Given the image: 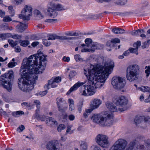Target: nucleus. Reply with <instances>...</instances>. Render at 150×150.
Segmentation results:
<instances>
[{"mask_svg":"<svg viewBox=\"0 0 150 150\" xmlns=\"http://www.w3.org/2000/svg\"><path fill=\"white\" fill-rule=\"evenodd\" d=\"M46 62V56L43 55L40 50L37 54L23 60L20 70L22 77L18 81L21 90L27 92L33 89V84L38 79V74L45 69Z\"/></svg>","mask_w":150,"mask_h":150,"instance_id":"1","label":"nucleus"},{"mask_svg":"<svg viewBox=\"0 0 150 150\" xmlns=\"http://www.w3.org/2000/svg\"><path fill=\"white\" fill-rule=\"evenodd\" d=\"M114 67V62L111 60L106 62L104 66L97 64L88 69V74L86 75L88 84H92L95 89L100 88L103 85Z\"/></svg>","mask_w":150,"mask_h":150,"instance_id":"2","label":"nucleus"},{"mask_svg":"<svg viewBox=\"0 0 150 150\" xmlns=\"http://www.w3.org/2000/svg\"><path fill=\"white\" fill-rule=\"evenodd\" d=\"M139 66L137 64L129 65L127 69L126 78L127 80L132 82L137 80L140 73Z\"/></svg>","mask_w":150,"mask_h":150,"instance_id":"3","label":"nucleus"},{"mask_svg":"<svg viewBox=\"0 0 150 150\" xmlns=\"http://www.w3.org/2000/svg\"><path fill=\"white\" fill-rule=\"evenodd\" d=\"M13 78V72L9 71L2 75L0 77V86H2L8 91H10L12 88L11 81Z\"/></svg>","mask_w":150,"mask_h":150,"instance_id":"4","label":"nucleus"},{"mask_svg":"<svg viewBox=\"0 0 150 150\" xmlns=\"http://www.w3.org/2000/svg\"><path fill=\"white\" fill-rule=\"evenodd\" d=\"M111 83L114 88L121 90L125 87L126 81L124 79L116 76L112 78Z\"/></svg>","mask_w":150,"mask_h":150,"instance_id":"5","label":"nucleus"},{"mask_svg":"<svg viewBox=\"0 0 150 150\" xmlns=\"http://www.w3.org/2000/svg\"><path fill=\"white\" fill-rule=\"evenodd\" d=\"M113 121L112 114H110L105 112L102 116L100 125L103 126H109L112 125Z\"/></svg>","mask_w":150,"mask_h":150,"instance_id":"6","label":"nucleus"},{"mask_svg":"<svg viewBox=\"0 0 150 150\" xmlns=\"http://www.w3.org/2000/svg\"><path fill=\"white\" fill-rule=\"evenodd\" d=\"M95 87L92 84L85 85L81 86L80 92L84 96H89L93 95L96 92Z\"/></svg>","mask_w":150,"mask_h":150,"instance_id":"7","label":"nucleus"},{"mask_svg":"<svg viewBox=\"0 0 150 150\" xmlns=\"http://www.w3.org/2000/svg\"><path fill=\"white\" fill-rule=\"evenodd\" d=\"M140 137H138L135 139L131 141L127 146L126 150H138L139 149L143 150L144 148V145L141 144L138 142L139 141Z\"/></svg>","mask_w":150,"mask_h":150,"instance_id":"8","label":"nucleus"},{"mask_svg":"<svg viewBox=\"0 0 150 150\" xmlns=\"http://www.w3.org/2000/svg\"><path fill=\"white\" fill-rule=\"evenodd\" d=\"M127 144L125 140L120 139L116 141L109 150H125Z\"/></svg>","mask_w":150,"mask_h":150,"instance_id":"9","label":"nucleus"},{"mask_svg":"<svg viewBox=\"0 0 150 150\" xmlns=\"http://www.w3.org/2000/svg\"><path fill=\"white\" fill-rule=\"evenodd\" d=\"M96 141L99 145L104 148H107L109 144L108 137L102 134H100L96 136Z\"/></svg>","mask_w":150,"mask_h":150,"instance_id":"10","label":"nucleus"},{"mask_svg":"<svg viewBox=\"0 0 150 150\" xmlns=\"http://www.w3.org/2000/svg\"><path fill=\"white\" fill-rule=\"evenodd\" d=\"M32 8L30 6L25 5L21 11V14L19 15V17L23 20H28L29 17L32 15Z\"/></svg>","mask_w":150,"mask_h":150,"instance_id":"11","label":"nucleus"},{"mask_svg":"<svg viewBox=\"0 0 150 150\" xmlns=\"http://www.w3.org/2000/svg\"><path fill=\"white\" fill-rule=\"evenodd\" d=\"M85 42L86 46L92 50V52H94L96 49H100L103 47V45L98 44L97 43L92 42V40L90 38H86L85 40Z\"/></svg>","mask_w":150,"mask_h":150,"instance_id":"12","label":"nucleus"},{"mask_svg":"<svg viewBox=\"0 0 150 150\" xmlns=\"http://www.w3.org/2000/svg\"><path fill=\"white\" fill-rule=\"evenodd\" d=\"M62 144L59 145V143L56 141L49 142L46 145L47 150H62Z\"/></svg>","mask_w":150,"mask_h":150,"instance_id":"13","label":"nucleus"},{"mask_svg":"<svg viewBox=\"0 0 150 150\" xmlns=\"http://www.w3.org/2000/svg\"><path fill=\"white\" fill-rule=\"evenodd\" d=\"M128 100L125 96H122L118 97L115 102L117 106L123 107L126 105L128 103Z\"/></svg>","mask_w":150,"mask_h":150,"instance_id":"14","label":"nucleus"},{"mask_svg":"<svg viewBox=\"0 0 150 150\" xmlns=\"http://www.w3.org/2000/svg\"><path fill=\"white\" fill-rule=\"evenodd\" d=\"M90 106L93 109L98 108L102 103V101L98 99L95 98L92 100Z\"/></svg>","mask_w":150,"mask_h":150,"instance_id":"15","label":"nucleus"},{"mask_svg":"<svg viewBox=\"0 0 150 150\" xmlns=\"http://www.w3.org/2000/svg\"><path fill=\"white\" fill-rule=\"evenodd\" d=\"M47 11L48 15L50 17L53 18H55L58 15V13L54 8L51 7V6L50 4L48 7Z\"/></svg>","mask_w":150,"mask_h":150,"instance_id":"16","label":"nucleus"},{"mask_svg":"<svg viewBox=\"0 0 150 150\" xmlns=\"http://www.w3.org/2000/svg\"><path fill=\"white\" fill-rule=\"evenodd\" d=\"M85 83V82H81L78 81L72 87H71L68 92L67 93V94L69 95L72 92L76 91L80 86L83 85Z\"/></svg>","mask_w":150,"mask_h":150,"instance_id":"17","label":"nucleus"},{"mask_svg":"<svg viewBox=\"0 0 150 150\" xmlns=\"http://www.w3.org/2000/svg\"><path fill=\"white\" fill-rule=\"evenodd\" d=\"M106 106L109 110L111 112L117 111V108L111 103L108 102L106 103Z\"/></svg>","mask_w":150,"mask_h":150,"instance_id":"18","label":"nucleus"},{"mask_svg":"<svg viewBox=\"0 0 150 150\" xmlns=\"http://www.w3.org/2000/svg\"><path fill=\"white\" fill-rule=\"evenodd\" d=\"M27 25L21 22L16 26L17 31L20 33H22L23 31L27 28Z\"/></svg>","mask_w":150,"mask_h":150,"instance_id":"19","label":"nucleus"},{"mask_svg":"<svg viewBox=\"0 0 150 150\" xmlns=\"http://www.w3.org/2000/svg\"><path fill=\"white\" fill-rule=\"evenodd\" d=\"M102 116L99 114H94L92 117L91 119L94 122L100 125Z\"/></svg>","mask_w":150,"mask_h":150,"instance_id":"20","label":"nucleus"},{"mask_svg":"<svg viewBox=\"0 0 150 150\" xmlns=\"http://www.w3.org/2000/svg\"><path fill=\"white\" fill-rule=\"evenodd\" d=\"M50 5L56 11H62L64 9L62 6L60 4H55L54 3H51Z\"/></svg>","mask_w":150,"mask_h":150,"instance_id":"21","label":"nucleus"},{"mask_svg":"<svg viewBox=\"0 0 150 150\" xmlns=\"http://www.w3.org/2000/svg\"><path fill=\"white\" fill-rule=\"evenodd\" d=\"M57 83L54 81L53 80L51 79L48 81V84L45 85L44 87L49 89V86L50 85L52 88L56 87L57 86Z\"/></svg>","mask_w":150,"mask_h":150,"instance_id":"22","label":"nucleus"},{"mask_svg":"<svg viewBox=\"0 0 150 150\" xmlns=\"http://www.w3.org/2000/svg\"><path fill=\"white\" fill-rule=\"evenodd\" d=\"M57 39H59L63 40H70L74 39V37H68L65 36H59L57 35Z\"/></svg>","mask_w":150,"mask_h":150,"instance_id":"23","label":"nucleus"},{"mask_svg":"<svg viewBox=\"0 0 150 150\" xmlns=\"http://www.w3.org/2000/svg\"><path fill=\"white\" fill-rule=\"evenodd\" d=\"M112 32L115 34H122L125 33L124 30L118 28H115L112 30Z\"/></svg>","mask_w":150,"mask_h":150,"instance_id":"24","label":"nucleus"},{"mask_svg":"<svg viewBox=\"0 0 150 150\" xmlns=\"http://www.w3.org/2000/svg\"><path fill=\"white\" fill-rule=\"evenodd\" d=\"M144 118V116H136L134 120L135 124L137 125L141 123L143 121Z\"/></svg>","mask_w":150,"mask_h":150,"instance_id":"25","label":"nucleus"},{"mask_svg":"<svg viewBox=\"0 0 150 150\" xmlns=\"http://www.w3.org/2000/svg\"><path fill=\"white\" fill-rule=\"evenodd\" d=\"M144 31L143 30H138L135 31H133L131 33V34L134 36H137L142 33H144Z\"/></svg>","mask_w":150,"mask_h":150,"instance_id":"26","label":"nucleus"},{"mask_svg":"<svg viewBox=\"0 0 150 150\" xmlns=\"http://www.w3.org/2000/svg\"><path fill=\"white\" fill-rule=\"evenodd\" d=\"M47 123L48 125L52 126L57 124V121L51 117L49 118V122Z\"/></svg>","mask_w":150,"mask_h":150,"instance_id":"27","label":"nucleus"},{"mask_svg":"<svg viewBox=\"0 0 150 150\" xmlns=\"http://www.w3.org/2000/svg\"><path fill=\"white\" fill-rule=\"evenodd\" d=\"M138 89L143 92H146L150 93V88L148 86H143L141 87L138 88Z\"/></svg>","mask_w":150,"mask_h":150,"instance_id":"28","label":"nucleus"},{"mask_svg":"<svg viewBox=\"0 0 150 150\" xmlns=\"http://www.w3.org/2000/svg\"><path fill=\"white\" fill-rule=\"evenodd\" d=\"M19 43L21 46L24 47L27 46L30 43L29 41L27 40H20Z\"/></svg>","mask_w":150,"mask_h":150,"instance_id":"29","label":"nucleus"},{"mask_svg":"<svg viewBox=\"0 0 150 150\" xmlns=\"http://www.w3.org/2000/svg\"><path fill=\"white\" fill-rule=\"evenodd\" d=\"M56 101L57 106L61 105L62 104H61L62 103H63L65 105H67L66 101L64 100H63L62 98H58L57 99Z\"/></svg>","mask_w":150,"mask_h":150,"instance_id":"30","label":"nucleus"},{"mask_svg":"<svg viewBox=\"0 0 150 150\" xmlns=\"http://www.w3.org/2000/svg\"><path fill=\"white\" fill-rule=\"evenodd\" d=\"M35 15L39 19H41L44 17L41 12L38 10H36L35 11Z\"/></svg>","mask_w":150,"mask_h":150,"instance_id":"31","label":"nucleus"},{"mask_svg":"<svg viewBox=\"0 0 150 150\" xmlns=\"http://www.w3.org/2000/svg\"><path fill=\"white\" fill-rule=\"evenodd\" d=\"M57 106L59 111L61 112H63L67 108V105H64V107L62 106V105H59Z\"/></svg>","mask_w":150,"mask_h":150,"instance_id":"32","label":"nucleus"},{"mask_svg":"<svg viewBox=\"0 0 150 150\" xmlns=\"http://www.w3.org/2000/svg\"><path fill=\"white\" fill-rule=\"evenodd\" d=\"M8 42L10 45L13 47L16 46L17 45L18 42L16 41H14L12 40H8Z\"/></svg>","mask_w":150,"mask_h":150,"instance_id":"33","label":"nucleus"},{"mask_svg":"<svg viewBox=\"0 0 150 150\" xmlns=\"http://www.w3.org/2000/svg\"><path fill=\"white\" fill-rule=\"evenodd\" d=\"M74 57L75 60L77 62H83L84 61L79 54L75 55Z\"/></svg>","mask_w":150,"mask_h":150,"instance_id":"34","label":"nucleus"},{"mask_svg":"<svg viewBox=\"0 0 150 150\" xmlns=\"http://www.w3.org/2000/svg\"><path fill=\"white\" fill-rule=\"evenodd\" d=\"M8 9L9 12L11 16H13L14 14V11L13 9V7L12 6H10L8 7Z\"/></svg>","mask_w":150,"mask_h":150,"instance_id":"35","label":"nucleus"},{"mask_svg":"<svg viewBox=\"0 0 150 150\" xmlns=\"http://www.w3.org/2000/svg\"><path fill=\"white\" fill-rule=\"evenodd\" d=\"M57 35L55 34H50L48 35V40H53L57 39Z\"/></svg>","mask_w":150,"mask_h":150,"instance_id":"36","label":"nucleus"},{"mask_svg":"<svg viewBox=\"0 0 150 150\" xmlns=\"http://www.w3.org/2000/svg\"><path fill=\"white\" fill-rule=\"evenodd\" d=\"M65 128V126L64 125L62 124H60L57 127V130L58 132H60L62 130L64 129Z\"/></svg>","mask_w":150,"mask_h":150,"instance_id":"37","label":"nucleus"},{"mask_svg":"<svg viewBox=\"0 0 150 150\" xmlns=\"http://www.w3.org/2000/svg\"><path fill=\"white\" fill-rule=\"evenodd\" d=\"M51 79L53 80L54 81L57 83L60 82L61 81V78L59 76H58L56 77H53Z\"/></svg>","mask_w":150,"mask_h":150,"instance_id":"38","label":"nucleus"},{"mask_svg":"<svg viewBox=\"0 0 150 150\" xmlns=\"http://www.w3.org/2000/svg\"><path fill=\"white\" fill-rule=\"evenodd\" d=\"M47 39H44L43 40V43L45 46H47L50 45L51 43L48 41Z\"/></svg>","mask_w":150,"mask_h":150,"instance_id":"39","label":"nucleus"},{"mask_svg":"<svg viewBox=\"0 0 150 150\" xmlns=\"http://www.w3.org/2000/svg\"><path fill=\"white\" fill-rule=\"evenodd\" d=\"M11 37L14 39H20L22 38V36L20 35L15 34L11 35Z\"/></svg>","mask_w":150,"mask_h":150,"instance_id":"40","label":"nucleus"},{"mask_svg":"<svg viewBox=\"0 0 150 150\" xmlns=\"http://www.w3.org/2000/svg\"><path fill=\"white\" fill-rule=\"evenodd\" d=\"M11 21V18L8 16H6L4 17L3 20V21L4 22H10Z\"/></svg>","mask_w":150,"mask_h":150,"instance_id":"41","label":"nucleus"},{"mask_svg":"<svg viewBox=\"0 0 150 150\" xmlns=\"http://www.w3.org/2000/svg\"><path fill=\"white\" fill-rule=\"evenodd\" d=\"M130 52L131 53L136 54L137 55H138L137 50V49L134 48H130L129 49Z\"/></svg>","mask_w":150,"mask_h":150,"instance_id":"42","label":"nucleus"},{"mask_svg":"<svg viewBox=\"0 0 150 150\" xmlns=\"http://www.w3.org/2000/svg\"><path fill=\"white\" fill-rule=\"evenodd\" d=\"M65 35L70 36H77L79 35L78 33H76L70 32L65 33Z\"/></svg>","mask_w":150,"mask_h":150,"instance_id":"43","label":"nucleus"},{"mask_svg":"<svg viewBox=\"0 0 150 150\" xmlns=\"http://www.w3.org/2000/svg\"><path fill=\"white\" fill-rule=\"evenodd\" d=\"M23 114L24 112L23 111H17L16 112H13L12 113V115L15 117H16L18 115H22Z\"/></svg>","mask_w":150,"mask_h":150,"instance_id":"44","label":"nucleus"},{"mask_svg":"<svg viewBox=\"0 0 150 150\" xmlns=\"http://www.w3.org/2000/svg\"><path fill=\"white\" fill-rule=\"evenodd\" d=\"M76 73L75 71H71L69 73V76L70 79H71L76 75Z\"/></svg>","mask_w":150,"mask_h":150,"instance_id":"45","label":"nucleus"},{"mask_svg":"<svg viewBox=\"0 0 150 150\" xmlns=\"http://www.w3.org/2000/svg\"><path fill=\"white\" fill-rule=\"evenodd\" d=\"M141 43L140 41H138L137 42L134 43L133 45V47H135V49H137L138 50V49L141 45Z\"/></svg>","mask_w":150,"mask_h":150,"instance_id":"46","label":"nucleus"},{"mask_svg":"<svg viewBox=\"0 0 150 150\" xmlns=\"http://www.w3.org/2000/svg\"><path fill=\"white\" fill-rule=\"evenodd\" d=\"M25 129V127L23 125H21L18 127L17 129V130L19 132H22Z\"/></svg>","mask_w":150,"mask_h":150,"instance_id":"47","label":"nucleus"},{"mask_svg":"<svg viewBox=\"0 0 150 150\" xmlns=\"http://www.w3.org/2000/svg\"><path fill=\"white\" fill-rule=\"evenodd\" d=\"M112 44H116L117 43H119L120 41L118 38H115L112 39L111 40Z\"/></svg>","mask_w":150,"mask_h":150,"instance_id":"48","label":"nucleus"},{"mask_svg":"<svg viewBox=\"0 0 150 150\" xmlns=\"http://www.w3.org/2000/svg\"><path fill=\"white\" fill-rule=\"evenodd\" d=\"M16 64V62H10L8 64V66L9 68H12L15 66Z\"/></svg>","mask_w":150,"mask_h":150,"instance_id":"49","label":"nucleus"},{"mask_svg":"<svg viewBox=\"0 0 150 150\" xmlns=\"http://www.w3.org/2000/svg\"><path fill=\"white\" fill-rule=\"evenodd\" d=\"M23 0H12V1L15 4L19 5L23 2Z\"/></svg>","mask_w":150,"mask_h":150,"instance_id":"50","label":"nucleus"},{"mask_svg":"<svg viewBox=\"0 0 150 150\" xmlns=\"http://www.w3.org/2000/svg\"><path fill=\"white\" fill-rule=\"evenodd\" d=\"M57 20L55 19H48L45 20V22L48 23H53L55 21L57 22Z\"/></svg>","mask_w":150,"mask_h":150,"instance_id":"51","label":"nucleus"},{"mask_svg":"<svg viewBox=\"0 0 150 150\" xmlns=\"http://www.w3.org/2000/svg\"><path fill=\"white\" fill-rule=\"evenodd\" d=\"M150 42L149 40H148L147 41H145L144 42L142 43V47L143 48H145L146 47L148 44Z\"/></svg>","mask_w":150,"mask_h":150,"instance_id":"52","label":"nucleus"},{"mask_svg":"<svg viewBox=\"0 0 150 150\" xmlns=\"http://www.w3.org/2000/svg\"><path fill=\"white\" fill-rule=\"evenodd\" d=\"M118 2H117L119 4L121 5H124L127 2V0H118Z\"/></svg>","mask_w":150,"mask_h":150,"instance_id":"53","label":"nucleus"},{"mask_svg":"<svg viewBox=\"0 0 150 150\" xmlns=\"http://www.w3.org/2000/svg\"><path fill=\"white\" fill-rule=\"evenodd\" d=\"M34 103L36 105L37 108H40V103L38 100H35L34 101Z\"/></svg>","mask_w":150,"mask_h":150,"instance_id":"54","label":"nucleus"},{"mask_svg":"<svg viewBox=\"0 0 150 150\" xmlns=\"http://www.w3.org/2000/svg\"><path fill=\"white\" fill-rule=\"evenodd\" d=\"M81 150H87V146L86 144H83L81 145Z\"/></svg>","mask_w":150,"mask_h":150,"instance_id":"55","label":"nucleus"},{"mask_svg":"<svg viewBox=\"0 0 150 150\" xmlns=\"http://www.w3.org/2000/svg\"><path fill=\"white\" fill-rule=\"evenodd\" d=\"M145 72L146 74V76H148L150 73V67H148L147 69L145 71Z\"/></svg>","mask_w":150,"mask_h":150,"instance_id":"56","label":"nucleus"},{"mask_svg":"<svg viewBox=\"0 0 150 150\" xmlns=\"http://www.w3.org/2000/svg\"><path fill=\"white\" fill-rule=\"evenodd\" d=\"M81 52H92V50L91 49L89 48H84L83 49H82L81 50Z\"/></svg>","mask_w":150,"mask_h":150,"instance_id":"57","label":"nucleus"},{"mask_svg":"<svg viewBox=\"0 0 150 150\" xmlns=\"http://www.w3.org/2000/svg\"><path fill=\"white\" fill-rule=\"evenodd\" d=\"M62 59L64 62H68L69 61L70 59L69 57H67L66 56H64L63 58Z\"/></svg>","mask_w":150,"mask_h":150,"instance_id":"58","label":"nucleus"},{"mask_svg":"<svg viewBox=\"0 0 150 150\" xmlns=\"http://www.w3.org/2000/svg\"><path fill=\"white\" fill-rule=\"evenodd\" d=\"M47 93V91H45L42 92H41L39 93V94L41 96H43L45 95Z\"/></svg>","mask_w":150,"mask_h":150,"instance_id":"59","label":"nucleus"},{"mask_svg":"<svg viewBox=\"0 0 150 150\" xmlns=\"http://www.w3.org/2000/svg\"><path fill=\"white\" fill-rule=\"evenodd\" d=\"M15 51L16 52H20L21 51L20 47L19 46H17L15 47Z\"/></svg>","mask_w":150,"mask_h":150,"instance_id":"60","label":"nucleus"},{"mask_svg":"<svg viewBox=\"0 0 150 150\" xmlns=\"http://www.w3.org/2000/svg\"><path fill=\"white\" fill-rule=\"evenodd\" d=\"M112 43L111 41H109L107 42L106 43V45L108 46L111 47L113 45H112Z\"/></svg>","mask_w":150,"mask_h":150,"instance_id":"61","label":"nucleus"},{"mask_svg":"<svg viewBox=\"0 0 150 150\" xmlns=\"http://www.w3.org/2000/svg\"><path fill=\"white\" fill-rule=\"evenodd\" d=\"M39 44L38 42H33L31 44V45L33 47H35L37 46Z\"/></svg>","mask_w":150,"mask_h":150,"instance_id":"62","label":"nucleus"},{"mask_svg":"<svg viewBox=\"0 0 150 150\" xmlns=\"http://www.w3.org/2000/svg\"><path fill=\"white\" fill-rule=\"evenodd\" d=\"M5 14V12L4 11H3L2 10H0V16L1 17H3Z\"/></svg>","mask_w":150,"mask_h":150,"instance_id":"63","label":"nucleus"},{"mask_svg":"<svg viewBox=\"0 0 150 150\" xmlns=\"http://www.w3.org/2000/svg\"><path fill=\"white\" fill-rule=\"evenodd\" d=\"M21 105L22 106L24 107L25 106H26L28 107H29L30 106V104L26 102H23L21 103Z\"/></svg>","mask_w":150,"mask_h":150,"instance_id":"64","label":"nucleus"}]
</instances>
